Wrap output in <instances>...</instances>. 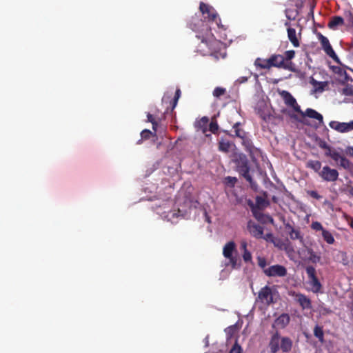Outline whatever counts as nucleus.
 I'll list each match as a JSON object with an SVG mask.
<instances>
[{
	"label": "nucleus",
	"mask_w": 353,
	"mask_h": 353,
	"mask_svg": "<svg viewBox=\"0 0 353 353\" xmlns=\"http://www.w3.org/2000/svg\"><path fill=\"white\" fill-rule=\"evenodd\" d=\"M199 10L205 20H202L199 16H192L188 23V26L193 31L198 32L196 37L201 39V50L204 53H210L212 50V46L216 43L211 32L210 22H215L218 28H224L221 23V19L215 9L209 4L201 2Z\"/></svg>",
	"instance_id": "nucleus-1"
},
{
	"label": "nucleus",
	"mask_w": 353,
	"mask_h": 353,
	"mask_svg": "<svg viewBox=\"0 0 353 353\" xmlns=\"http://www.w3.org/2000/svg\"><path fill=\"white\" fill-rule=\"evenodd\" d=\"M293 342L290 337H281L278 331H276L271 336L269 342V348L271 353H277L279 350L283 352H289L291 351Z\"/></svg>",
	"instance_id": "nucleus-2"
},
{
	"label": "nucleus",
	"mask_w": 353,
	"mask_h": 353,
	"mask_svg": "<svg viewBox=\"0 0 353 353\" xmlns=\"http://www.w3.org/2000/svg\"><path fill=\"white\" fill-rule=\"evenodd\" d=\"M237 170L239 174H241L246 179V181L250 183L252 188H256L257 184L252 180V178L250 174L249 162L246 158L241 159L238 161Z\"/></svg>",
	"instance_id": "nucleus-3"
},
{
	"label": "nucleus",
	"mask_w": 353,
	"mask_h": 353,
	"mask_svg": "<svg viewBox=\"0 0 353 353\" xmlns=\"http://www.w3.org/2000/svg\"><path fill=\"white\" fill-rule=\"evenodd\" d=\"M306 273L308 277V283L311 286V290L314 293H319L321 292L322 285L319 281L316 274V269L312 266H307L305 268Z\"/></svg>",
	"instance_id": "nucleus-4"
},
{
	"label": "nucleus",
	"mask_w": 353,
	"mask_h": 353,
	"mask_svg": "<svg viewBox=\"0 0 353 353\" xmlns=\"http://www.w3.org/2000/svg\"><path fill=\"white\" fill-rule=\"evenodd\" d=\"M318 39L325 53L335 61H339V58L333 50L328 39L321 33L317 34Z\"/></svg>",
	"instance_id": "nucleus-5"
},
{
	"label": "nucleus",
	"mask_w": 353,
	"mask_h": 353,
	"mask_svg": "<svg viewBox=\"0 0 353 353\" xmlns=\"http://www.w3.org/2000/svg\"><path fill=\"white\" fill-rule=\"evenodd\" d=\"M263 272L269 277H284L288 274L285 267L279 264L273 265L264 269Z\"/></svg>",
	"instance_id": "nucleus-6"
},
{
	"label": "nucleus",
	"mask_w": 353,
	"mask_h": 353,
	"mask_svg": "<svg viewBox=\"0 0 353 353\" xmlns=\"http://www.w3.org/2000/svg\"><path fill=\"white\" fill-rule=\"evenodd\" d=\"M257 299L262 303L267 305H270L273 303L274 301L272 288L268 285H265L262 288L259 292Z\"/></svg>",
	"instance_id": "nucleus-7"
},
{
	"label": "nucleus",
	"mask_w": 353,
	"mask_h": 353,
	"mask_svg": "<svg viewBox=\"0 0 353 353\" xmlns=\"http://www.w3.org/2000/svg\"><path fill=\"white\" fill-rule=\"evenodd\" d=\"M319 176L325 181H336L339 177V172L335 169H332L329 166L323 167Z\"/></svg>",
	"instance_id": "nucleus-8"
},
{
	"label": "nucleus",
	"mask_w": 353,
	"mask_h": 353,
	"mask_svg": "<svg viewBox=\"0 0 353 353\" xmlns=\"http://www.w3.org/2000/svg\"><path fill=\"white\" fill-rule=\"evenodd\" d=\"M334 161H339V166L342 167L345 170H352L353 169V163L349 161L345 156L341 155L339 152L336 150L332 152V155L330 157Z\"/></svg>",
	"instance_id": "nucleus-9"
},
{
	"label": "nucleus",
	"mask_w": 353,
	"mask_h": 353,
	"mask_svg": "<svg viewBox=\"0 0 353 353\" xmlns=\"http://www.w3.org/2000/svg\"><path fill=\"white\" fill-rule=\"evenodd\" d=\"M281 95L287 106L292 108L297 113L301 112L300 105L297 103L296 99L289 92L283 90Z\"/></svg>",
	"instance_id": "nucleus-10"
},
{
	"label": "nucleus",
	"mask_w": 353,
	"mask_h": 353,
	"mask_svg": "<svg viewBox=\"0 0 353 353\" xmlns=\"http://www.w3.org/2000/svg\"><path fill=\"white\" fill-rule=\"evenodd\" d=\"M289 294L295 298V300L302 309H310L312 307L311 300L305 294L297 293L294 291L290 292Z\"/></svg>",
	"instance_id": "nucleus-11"
},
{
	"label": "nucleus",
	"mask_w": 353,
	"mask_h": 353,
	"mask_svg": "<svg viewBox=\"0 0 353 353\" xmlns=\"http://www.w3.org/2000/svg\"><path fill=\"white\" fill-rule=\"evenodd\" d=\"M248 204L250 206V208H252V212L254 216L258 219L256 208H258L259 210L264 209L270 205V203L266 199V198L261 196H256L255 205L250 200L248 201Z\"/></svg>",
	"instance_id": "nucleus-12"
},
{
	"label": "nucleus",
	"mask_w": 353,
	"mask_h": 353,
	"mask_svg": "<svg viewBox=\"0 0 353 353\" xmlns=\"http://www.w3.org/2000/svg\"><path fill=\"white\" fill-rule=\"evenodd\" d=\"M268 63L270 65V68L274 67L285 70H288V68H289L288 65H285L286 61H284L283 55L282 54H272L268 59Z\"/></svg>",
	"instance_id": "nucleus-13"
},
{
	"label": "nucleus",
	"mask_w": 353,
	"mask_h": 353,
	"mask_svg": "<svg viewBox=\"0 0 353 353\" xmlns=\"http://www.w3.org/2000/svg\"><path fill=\"white\" fill-rule=\"evenodd\" d=\"M331 128L341 132L345 133L353 130V120L349 123H341L338 121H331L330 123Z\"/></svg>",
	"instance_id": "nucleus-14"
},
{
	"label": "nucleus",
	"mask_w": 353,
	"mask_h": 353,
	"mask_svg": "<svg viewBox=\"0 0 353 353\" xmlns=\"http://www.w3.org/2000/svg\"><path fill=\"white\" fill-rule=\"evenodd\" d=\"M248 230L254 237L256 239L263 238V228L261 225L250 221L248 223Z\"/></svg>",
	"instance_id": "nucleus-15"
},
{
	"label": "nucleus",
	"mask_w": 353,
	"mask_h": 353,
	"mask_svg": "<svg viewBox=\"0 0 353 353\" xmlns=\"http://www.w3.org/2000/svg\"><path fill=\"white\" fill-rule=\"evenodd\" d=\"M298 113L301 116V117H309L311 119H314L317 120L319 123V124L323 123V116L319 113L317 111H316L314 109L312 108H307L305 112L302 111L301 110V112H298Z\"/></svg>",
	"instance_id": "nucleus-16"
},
{
	"label": "nucleus",
	"mask_w": 353,
	"mask_h": 353,
	"mask_svg": "<svg viewBox=\"0 0 353 353\" xmlns=\"http://www.w3.org/2000/svg\"><path fill=\"white\" fill-rule=\"evenodd\" d=\"M290 317L288 314L283 313L278 316L272 325V327H277L279 329H284L290 323Z\"/></svg>",
	"instance_id": "nucleus-17"
},
{
	"label": "nucleus",
	"mask_w": 353,
	"mask_h": 353,
	"mask_svg": "<svg viewBox=\"0 0 353 353\" xmlns=\"http://www.w3.org/2000/svg\"><path fill=\"white\" fill-rule=\"evenodd\" d=\"M285 228L286 231L288 232V234L291 239H299L302 241L303 237L301 235L300 231L299 230L294 229V227L291 225L290 223L285 224Z\"/></svg>",
	"instance_id": "nucleus-18"
},
{
	"label": "nucleus",
	"mask_w": 353,
	"mask_h": 353,
	"mask_svg": "<svg viewBox=\"0 0 353 353\" xmlns=\"http://www.w3.org/2000/svg\"><path fill=\"white\" fill-rule=\"evenodd\" d=\"M288 37L292 46L295 48L300 46V41L296 35V30L293 28H288L287 29Z\"/></svg>",
	"instance_id": "nucleus-19"
},
{
	"label": "nucleus",
	"mask_w": 353,
	"mask_h": 353,
	"mask_svg": "<svg viewBox=\"0 0 353 353\" xmlns=\"http://www.w3.org/2000/svg\"><path fill=\"white\" fill-rule=\"evenodd\" d=\"M344 24V19L340 16H334L332 17L330 21L328 23L327 26L330 29L336 30L339 26H343Z\"/></svg>",
	"instance_id": "nucleus-20"
},
{
	"label": "nucleus",
	"mask_w": 353,
	"mask_h": 353,
	"mask_svg": "<svg viewBox=\"0 0 353 353\" xmlns=\"http://www.w3.org/2000/svg\"><path fill=\"white\" fill-rule=\"evenodd\" d=\"M295 57V51L294 50H287L285 52L283 55L284 61H286L285 65H288L289 68L288 70H293V63L292 59Z\"/></svg>",
	"instance_id": "nucleus-21"
},
{
	"label": "nucleus",
	"mask_w": 353,
	"mask_h": 353,
	"mask_svg": "<svg viewBox=\"0 0 353 353\" xmlns=\"http://www.w3.org/2000/svg\"><path fill=\"white\" fill-rule=\"evenodd\" d=\"M236 245L234 241L228 242L223 247V254L225 258H230L235 250Z\"/></svg>",
	"instance_id": "nucleus-22"
},
{
	"label": "nucleus",
	"mask_w": 353,
	"mask_h": 353,
	"mask_svg": "<svg viewBox=\"0 0 353 353\" xmlns=\"http://www.w3.org/2000/svg\"><path fill=\"white\" fill-rule=\"evenodd\" d=\"M219 150L223 152H228L230 150L231 143L226 139L221 138L218 142Z\"/></svg>",
	"instance_id": "nucleus-23"
},
{
	"label": "nucleus",
	"mask_w": 353,
	"mask_h": 353,
	"mask_svg": "<svg viewBox=\"0 0 353 353\" xmlns=\"http://www.w3.org/2000/svg\"><path fill=\"white\" fill-rule=\"evenodd\" d=\"M209 122V119L207 117H202L199 121H197L196 126L199 128H201L203 131V132L205 134L206 137L210 136V134H208L206 132L208 131L207 130V125Z\"/></svg>",
	"instance_id": "nucleus-24"
},
{
	"label": "nucleus",
	"mask_w": 353,
	"mask_h": 353,
	"mask_svg": "<svg viewBox=\"0 0 353 353\" xmlns=\"http://www.w3.org/2000/svg\"><path fill=\"white\" fill-rule=\"evenodd\" d=\"M241 123L237 122L233 125V129L234 130V136L242 139L247 135V133L244 130L240 128Z\"/></svg>",
	"instance_id": "nucleus-25"
},
{
	"label": "nucleus",
	"mask_w": 353,
	"mask_h": 353,
	"mask_svg": "<svg viewBox=\"0 0 353 353\" xmlns=\"http://www.w3.org/2000/svg\"><path fill=\"white\" fill-rule=\"evenodd\" d=\"M151 137H156L155 132H151L150 130L145 129L141 132V139L137 141V144L142 143L143 140H148L150 139Z\"/></svg>",
	"instance_id": "nucleus-26"
},
{
	"label": "nucleus",
	"mask_w": 353,
	"mask_h": 353,
	"mask_svg": "<svg viewBox=\"0 0 353 353\" xmlns=\"http://www.w3.org/2000/svg\"><path fill=\"white\" fill-rule=\"evenodd\" d=\"M254 65L256 67H259L261 69H270V65L268 63V59H263L261 58H257L254 61Z\"/></svg>",
	"instance_id": "nucleus-27"
},
{
	"label": "nucleus",
	"mask_w": 353,
	"mask_h": 353,
	"mask_svg": "<svg viewBox=\"0 0 353 353\" xmlns=\"http://www.w3.org/2000/svg\"><path fill=\"white\" fill-rule=\"evenodd\" d=\"M314 335L321 343L324 342V332L322 327L316 325L314 328Z\"/></svg>",
	"instance_id": "nucleus-28"
},
{
	"label": "nucleus",
	"mask_w": 353,
	"mask_h": 353,
	"mask_svg": "<svg viewBox=\"0 0 353 353\" xmlns=\"http://www.w3.org/2000/svg\"><path fill=\"white\" fill-rule=\"evenodd\" d=\"M241 141H242L241 143H242L243 145H244L245 150L248 152H252L254 148V145H253L252 140L248 137V135L244 137L241 139Z\"/></svg>",
	"instance_id": "nucleus-29"
},
{
	"label": "nucleus",
	"mask_w": 353,
	"mask_h": 353,
	"mask_svg": "<svg viewBox=\"0 0 353 353\" xmlns=\"http://www.w3.org/2000/svg\"><path fill=\"white\" fill-rule=\"evenodd\" d=\"M307 168H310L314 170L315 172H321V163L319 161H314L311 160L307 162Z\"/></svg>",
	"instance_id": "nucleus-30"
},
{
	"label": "nucleus",
	"mask_w": 353,
	"mask_h": 353,
	"mask_svg": "<svg viewBox=\"0 0 353 353\" xmlns=\"http://www.w3.org/2000/svg\"><path fill=\"white\" fill-rule=\"evenodd\" d=\"M322 236L325 241H326L328 244H333L334 242V238L332 233L326 230H323Z\"/></svg>",
	"instance_id": "nucleus-31"
},
{
	"label": "nucleus",
	"mask_w": 353,
	"mask_h": 353,
	"mask_svg": "<svg viewBox=\"0 0 353 353\" xmlns=\"http://www.w3.org/2000/svg\"><path fill=\"white\" fill-rule=\"evenodd\" d=\"M223 182L227 186L233 188L237 182V179L233 176H226Z\"/></svg>",
	"instance_id": "nucleus-32"
},
{
	"label": "nucleus",
	"mask_w": 353,
	"mask_h": 353,
	"mask_svg": "<svg viewBox=\"0 0 353 353\" xmlns=\"http://www.w3.org/2000/svg\"><path fill=\"white\" fill-rule=\"evenodd\" d=\"M308 254L310 255L309 259L312 263H316L320 261L321 256L317 255L312 250H308Z\"/></svg>",
	"instance_id": "nucleus-33"
},
{
	"label": "nucleus",
	"mask_w": 353,
	"mask_h": 353,
	"mask_svg": "<svg viewBox=\"0 0 353 353\" xmlns=\"http://www.w3.org/2000/svg\"><path fill=\"white\" fill-rule=\"evenodd\" d=\"M345 18L349 26H353V12L348 10L345 12Z\"/></svg>",
	"instance_id": "nucleus-34"
},
{
	"label": "nucleus",
	"mask_w": 353,
	"mask_h": 353,
	"mask_svg": "<svg viewBox=\"0 0 353 353\" xmlns=\"http://www.w3.org/2000/svg\"><path fill=\"white\" fill-rule=\"evenodd\" d=\"M209 130L213 133L216 134L219 130V125L216 121H212L209 124Z\"/></svg>",
	"instance_id": "nucleus-35"
},
{
	"label": "nucleus",
	"mask_w": 353,
	"mask_h": 353,
	"mask_svg": "<svg viewBox=\"0 0 353 353\" xmlns=\"http://www.w3.org/2000/svg\"><path fill=\"white\" fill-rule=\"evenodd\" d=\"M226 90L225 88L221 87H216L213 91V95L215 97H220L225 93Z\"/></svg>",
	"instance_id": "nucleus-36"
},
{
	"label": "nucleus",
	"mask_w": 353,
	"mask_h": 353,
	"mask_svg": "<svg viewBox=\"0 0 353 353\" xmlns=\"http://www.w3.org/2000/svg\"><path fill=\"white\" fill-rule=\"evenodd\" d=\"M243 350L241 345L238 343L237 341H236L235 343L233 345L232 347L230 350L229 353H242Z\"/></svg>",
	"instance_id": "nucleus-37"
},
{
	"label": "nucleus",
	"mask_w": 353,
	"mask_h": 353,
	"mask_svg": "<svg viewBox=\"0 0 353 353\" xmlns=\"http://www.w3.org/2000/svg\"><path fill=\"white\" fill-rule=\"evenodd\" d=\"M306 192H307V195H309L310 196H311L313 199H315L316 200H319V199H322V197H323L315 190H307Z\"/></svg>",
	"instance_id": "nucleus-38"
},
{
	"label": "nucleus",
	"mask_w": 353,
	"mask_h": 353,
	"mask_svg": "<svg viewBox=\"0 0 353 353\" xmlns=\"http://www.w3.org/2000/svg\"><path fill=\"white\" fill-rule=\"evenodd\" d=\"M311 228L312 229H313L314 230H316V231H322L324 230L325 229L323 228L321 223L320 222H318V221H314V222H312V223L311 224Z\"/></svg>",
	"instance_id": "nucleus-39"
},
{
	"label": "nucleus",
	"mask_w": 353,
	"mask_h": 353,
	"mask_svg": "<svg viewBox=\"0 0 353 353\" xmlns=\"http://www.w3.org/2000/svg\"><path fill=\"white\" fill-rule=\"evenodd\" d=\"M343 93L347 96H353V87L352 85H347L343 88Z\"/></svg>",
	"instance_id": "nucleus-40"
},
{
	"label": "nucleus",
	"mask_w": 353,
	"mask_h": 353,
	"mask_svg": "<svg viewBox=\"0 0 353 353\" xmlns=\"http://www.w3.org/2000/svg\"><path fill=\"white\" fill-rule=\"evenodd\" d=\"M243 259L244 261L246 263L251 262L252 261V254H251L250 252H249L248 250H245V252H243Z\"/></svg>",
	"instance_id": "nucleus-41"
},
{
	"label": "nucleus",
	"mask_w": 353,
	"mask_h": 353,
	"mask_svg": "<svg viewBox=\"0 0 353 353\" xmlns=\"http://www.w3.org/2000/svg\"><path fill=\"white\" fill-rule=\"evenodd\" d=\"M289 116L290 117L291 119H292L295 121H297L302 123H305V122L304 121V118H303L301 117H299V116H297L296 114H289Z\"/></svg>",
	"instance_id": "nucleus-42"
},
{
	"label": "nucleus",
	"mask_w": 353,
	"mask_h": 353,
	"mask_svg": "<svg viewBox=\"0 0 353 353\" xmlns=\"http://www.w3.org/2000/svg\"><path fill=\"white\" fill-rule=\"evenodd\" d=\"M227 259H229V261H230V263L232 268H236V264H237V259L236 257L233 256V255L230 258H227Z\"/></svg>",
	"instance_id": "nucleus-43"
},
{
	"label": "nucleus",
	"mask_w": 353,
	"mask_h": 353,
	"mask_svg": "<svg viewBox=\"0 0 353 353\" xmlns=\"http://www.w3.org/2000/svg\"><path fill=\"white\" fill-rule=\"evenodd\" d=\"M180 94H181V91L179 89L176 90V92H175V96H174V105H173V108L175 107L176 103H177V101L180 97Z\"/></svg>",
	"instance_id": "nucleus-44"
},
{
	"label": "nucleus",
	"mask_w": 353,
	"mask_h": 353,
	"mask_svg": "<svg viewBox=\"0 0 353 353\" xmlns=\"http://www.w3.org/2000/svg\"><path fill=\"white\" fill-rule=\"evenodd\" d=\"M266 260L264 258H259V265L261 268H265L266 267Z\"/></svg>",
	"instance_id": "nucleus-45"
},
{
	"label": "nucleus",
	"mask_w": 353,
	"mask_h": 353,
	"mask_svg": "<svg viewBox=\"0 0 353 353\" xmlns=\"http://www.w3.org/2000/svg\"><path fill=\"white\" fill-rule=\"evenodd\" d=\"M319 146L322 149L326 150L330 145L325 141L321 140L319 142Z\"/></svg>",
	"instance_id": "nucleus-46"
},
{
	"label": "nucleus",
	"mask_w": 353,
	"mask_h": 353,
	"mask_svg": "<svg viewBox=\"0 0 353 353\" xmlns=\"http://www.w3.org/2000/svg\"><path fill=\"white\" fill-rule=\"evenodd\" d=\"M334 149H333L331 146H329L326 150L325 152V155L326 157H330L332 155V152H333Z\"/></svg>",
	"instance_id": "nucleus-47"
},
{
	"label": "nucleus",
	"mask_w": 353,
	"mask_h": 353,
	"mask_svg": "<svg viewBox=\"0 0 353 353\" xmlns=\"http://www.w3.org/2000/svg\"><path fill=\"white\" fill-rule=\"evenodd\" d=\"M247 242L245 241H242L241 243V249L243 251V252H245V250H248L247 249Z\"/></svg>",
	"instance_id": "nucleus-48"
},
{
	"label": "nucleus",
	"mask_w": 353,
	"mask_h": 353,
	"mask_svg": "<svg viewBox=\"0 0 353 353\" xmlns=\"http://www.w3.org/2000/svg\"><path fill=\"white\" fill-rule=\"evenodd\" d=\"M147 121L148 122L152 123V122L155 121L156 120L154 119V118L152 114H151L150 113H148V114H147Z\"/></svg>",
	"instance_id": "nucleus-49"
},
{
	"label": "nucleus",
	"mask_w": 353,
	"mask_h": 353,
	"mask_svg": "<svg viewBox=\"0 0 353 353\" xmlns=\"http://www.w3.org/2000/svg\"><path fill=\"white\" fill-rule=\"evenodd\" d=\"M290 243L289 242L288 240H287V243H283L280 247V248H284L285 250H288V246L290 245Z\"/></svg>",
	"instance_id": "nucleus-50"
},
{
	"label": "nucleus",
	"mask_w": 353,
	"mask_h": 353,
	"mask_svg": "<svg viewBox=\"0 0 353 353\" xmlns=\"http://www.w3.org/2000/svg\"><path fill=\"white\" fill-rule=\"evenodd\" d=\"M152 125V130L154 131V132L156 133L157 132V127H158V123L157 122V121H154V122H152L151 123Z\"/></svg>",
	"instance_id": "nucleus-51"
},
{
	"label": "nucleus",
	"mask_w": 353,
	"mask_h": 353,
	"mask_svg": "<svg viewBox=\"0 0 353 353\" xmlns=\"http://www.w3.org/2000/svg\"><path fill=\"white\" fill-rule=\"evenodd\" d=\"M248 81V77H242L238 79V81L241 83H245Z\"/></svg>",
	"instance_id": "nucleus-52"
},
{
	"label": "nucleus",
	"mask_w": 353,
	"mask_h": 353,
	"mask_svg": "<svg viewBox=\"0 0 353 353\" xmlns=\"http://www.w3.org/2000/svg\"><path fill=\"white\" fill-rule=\"evenodd\" d=\"M314 6H311L310 12V14L312 16V17H314Z\"/></svg>",
	"instance_id": "nucleus-53"
},
{
	"label": "nucleus",
	"mask_w": 353,
	"mask_h": 353,
	"mask_svg": "<svg viewBox=\"0 0 353 353\" xmlns=\"http://www.w3.org/2000/svg\"><path fill=\"white\" fill-rule=\"evenodd\" d=\"M290 23L289 21H286V22L285 23V26L286 27H288V28H290Z\"/></svg>",
	"instance_id": "nucleus-54"
},
{
	"label": "nucleus",
	"mask_w": 353,
	"mask_h": 353,
	"mask_svg": "<svg viewBox=\"0 0 353 353\" xmlns=\"http://www.w3.org/2000/svg\"><path fill=\"white\" fill-rule=\"evenodd\" d=\"M350 194L353 196V187L350 189Z\"/></svg>",
	"instance_id": "nucleus-55"
},
{
	"label": "nucleus",
	"mask_w": 353,
	"mask_h": 353,
	"mask_svg": "<svg viewBox=\"0 0 353 353\" xmlns=\"http://www.w3.org/2000/svg\"><path fill=\"white\" fill-rule=\"evenodd\" d=\"M272 200H273V201H274V202H275V203H276V202L277 201V198H276V196H274L272 197Z\"/></svg>",
	"instance_id": "nucleus-56"
},
{
	"label": "nucleus",
	"mask_w": 353,
	"mask_h": 353,
	"mask_svg": "<svg viewBox=\"0 0 353 353\" xmlns=\"http://www.w3.org/2000/svg\"><path fill=\"white\" fill-rule=\"evenodd\" d=\"M350 225L352 228H353V219L350 221Z\"/></svg>",
	"instance_id": "nucleus-57"
},
{
	"label": "nucleus",
	"mask_w": 353,
	"mask_h": 353,
	"mask_svg": "<svg viewBox=\"0 0 353 353\" xmlns=\"http://www.w3.org/2000/svg\"><path fill=\"white\" fill-rule=\"evenodd\" d=\"M270 236H272V234H267V237H270Z\"/></svg>",
	"instance_id": "nucleus-58"
},
{
	"label": "nucleus",
	"mask_w": 353,
	"mask_h": 353,
	"mask_svg": "<svg viewBox=\"0 0 353 353\" xmlns=\"http://www.w3.org/2000/svg\"><path fill=\"white\" fill-rule=\"evenodd\" d=\"M348 171H350V172L353 173V169L352 170H347Z\"/></svg>",
	"instance_id": "nucleus-59"
},
{
	"label": "nucleus",
	"mask_w": 353,
	"mask_h": 353,
	"mask_svg": "<svg viewBox=\"0 0 353 353\" xmlns=\"http://www.w3.org/2000/svg\"><path fill=\"white\" fill-rule=\"evenodd\" d=\"M264 196L266 197L267 196V193L266 192H264Z\"/></svg>",
	"instance_id": "nucleus-60"
}]
</instances>
